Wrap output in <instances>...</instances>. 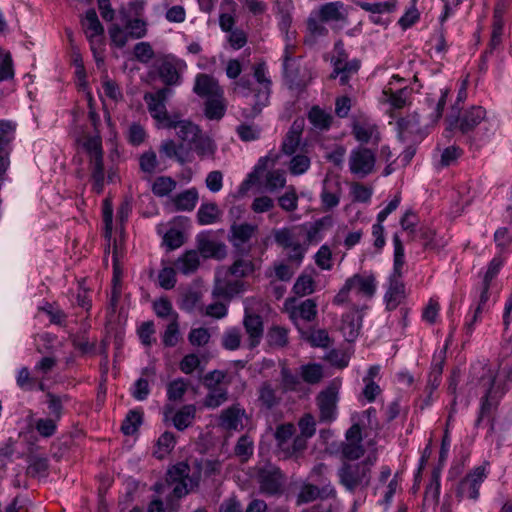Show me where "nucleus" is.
Returning <instances> with one entry per match:
<instances>
[{
    "mask_svg": "<svg viewBox=\"0 0 512 512\" xmlns=\"http://www.w3.org/2000/svg\"><path fill=\"white\" fill-rule=\"evenodd\" d=\"M225 111V105L219 97L208 98L205 102V116L210 120H220Z\"/></svg>",
    "mask_w": 512,
    "mask_h": 512,
    "instance_id": "nucleus-40",
    "label": "nucleus"
},
{
    "mask_svg": "<svg viewBox=\"0 0 512 512\" xmlns=\"http://www.w3.org/2000/svg\"><path fill=\"white\" fill-rule=\"evenodd\" d=\"M334 496L335 489L330 483H327L323 487L319 488L310 482H304V485L301 487L297 497V504L300 505L304 503H310L317 499L325 500Z\"/></svg>",
    "mask_w": 512,
    "mask_h": 512,
    "instance_id": "nucleus-12",
    "label": "nucleus"
},
{
    "mask_svg": "<svg viewBox=\"0 0 512 512\" xmlns=\"http://www.w3.org/2000/svg\"><path fill=\"white\" fill-rule=\"evenodd\" d=\"M170 480H194L192 478L191 458L181 461L168 469Z\"/></svg>",
    "mask_w": 512,
    "mask_h": 512,
    "instance_id": "nucleus-39",
    "label": "nucleus"
},
{
    "mask_svg": "<svg viewBox=\"0 0 512 512\" xmlns=\"http://www.w3.org/2000/svg\"><path fill=\"white\" fill-rule=\"evenodd\" d=\"M352 134L355 139L361 143H368L373 139V143L377 145L380 141V134L375 125L354 123L352 126Z\"/></svg>",
    "mask_w": 512,
    "mask_h": 512,
    "instance_id": "nucleus-26",
    "label": "nucleus"
},
{
    "mask_svg": "<svg viewBox=\"0 0 512 512\" xmlns=\"http://www.w3.org/2000/svg\"><path fill=\"white\" fill-rule=\"evenodd\" d=\"M243 325L249 336V346L254 348L259 345L264 332L262 317L255 313L245 312Z\"/></svg>",
    "mask_w": 512,
    "mask_h": 512,
    "instance_id": "nucleus-18",
    "label": "nucleus"
},
{
    "mask_svg": "<svg viewBox=\"0 0 512 512\" xmlns=\"http://www.w3.org/2000/svg\"><path fill=\"white\" fill-rule=\"evenodd\" d=\"M295 427L291 423L281 424L276 428L275 439L279 452L284 458L297 457L306 449L304 437H293Z\"/></svg>",
    "mask_w": 512,
    "mask_h": 512,
    "instance_id": "nucleus-5",
    "label": "nucleus"
},
{
    "mask_svg": "<svg viewBox=\"0 0 512 512\" xmlns=\"http://www.w3.org/2000/svg\"><path fill=\"white\" fill-rule=\"evenodd\" d=\"M254 452V441L253 439L244 434L237 440L234 447V454L241 459L242 462H246Z\"/></svg>",
    "mask_w": 512,
    "mask_h": 512,
    "instance_id": "nucleus-37",
    "label": "nucleus"
},
{
    "mask_svg": "<svg viewBox=\"0 0 512 512\" xmlns=\"http://www.w3.org/2000/svg\"><path fill=\"white\" fill-rule=\"evenodd\" d=\"M440 482H429L425 488L423 496L424 507H434L437 505L440 496Z\"/></svg>",
    "mask_w": 512,
    "mask_h": 512,
    "instance_id": "nucleus-56",
    "label": "nucleus"
},
{
    "mask_svg": "<svg viewBox=\"0 0 512 512\" xmlns=\"http://www.w3.org/2000/svg\"><path fill=\"white\" fill-rule=\"evenodd\" d=\"M447 96H448V90L442 89L439 99L436 100L434 98L427 97L426 101H427L430 109L432 110V112L430 114V118L433 122L438 121L442 117V113H443L444 107L446 105Z\"/></svg>",
    "mask_w": 512,
    "mask_h": 512,
    "instance_id": "nucleus-46",
    "label": "nucleus"
},
{
    "mask_svg": "<svg viewBox=\"0 0 512 512\" xmlns=\"http://www.w3.org/2000/svg\"><path fill=\"white\" fill-rule=\"evenodd\" d=\"M286 185L285 173L282 170H273L267 173L265 187L269 192H275Z\"/></svg>",
    "mask_w": 512,
    "mask_h": 512,
    "instance_id": "nucleus-50",
    "label": "nucleus"
},
{
    "mask_svg": "<svg viewBox=\"0 0 512 512\" xmlns=\"http://www.w3.org/2000/svg\"><path fill=\"white\" fill-rule=\"evenodd\" d=\"M171 92L172 90L170 88L164 87L159 89L155 94H145L144 100L146 101L149 113L153 118L159 121H164L167 114L165 100Z\"/></svg>",
    "mask_w": 512,
    "mask_h": 512,
    "instance_id": "nucleus-15",
    "label": "nucleus"
},
{
    "mask_svg": "<svg viewBox=\"0 0 512 512\" xmlns=\"http://www.w3.org/2000/svg\"><path fill=\"white\" fill-rule=\"evenodd\" d=\"M292 290L301 297L312 294L315 290V281L311 275L302 273L294 283Z\"/></svg>",
    "mask_w": 512,
    "mask_h": 512,
    "instance_id": "nucleus-43",
    "label": "nucleus"
},
{
    "mask_svg": "<svg viewBox=\"0 0 512 512\" xmlns=\"http://www.w3.org/2000/svg\"><path fill=\"white\" fill-rule=\"evenodd\" d=\"M341 456L347 462H344L338 470L340 480H369L371 477V468L377 461L375 452H371L367 457L360 461L365 449L360 443L342 442L340 446Z\"/></svg>",
    "mask_w": 512,
    "mask_h": 512,
    "instance_id": "nucleus-2",
    "label": "nucleus"
},
{
    "mask_svg": "<svg viewBox=\"0 0 512 512\" xmlns=\"http://www.w3.org/2000/svg\"><path fill=\"white\" fill-rule=\"evenodd\" d=\"M197 252L204 258L222 259L226 255V245L221 242L211 240L205 233H200L196 237Z\"/></svg>",
    "mask_w": 512,
    "mask_h": 512,
    "instance_id": "nucleus-17",
    "label": "nucleus"
},
{
    "mask_svg": "<svg viewBox=\"0 0 512 512\" xmlns=\"http://www.w3.org/2000/svg\"><path fill=\"white\" fill-rule=\"evenodd\" d=\"M481 482H458L455 492L459 501L464 498L477 500Z\"/></svg>",
    "mask_w": 512,
    "mask_h": 512,
    "instance_id": "nucleus-42",
    "label": "nucleus"
},
{
    "mask_svg": "<svg viewBox=\"0 0 512 512\" xmlns=\"http://www.w3.org/2000/svg\"><path fill=\"white\" fill-rule=\"evenodd\" d=\"M267 338L270 345L284 347L288 343V331L283 327L273 326L268 331Z\"/></svg>",
    "mask_w": 512,
    "mask_h": 512,
    "instance_id": "nucleus-57",
    "label": "nucleus"
},
{
    "mask_svg": "<svg viewBox=\"0 0 512 512\" xmlns=\"http://www.w3.org/2000/svg\"><path fill=\"white\" fill-rule=\"evenodd\" d=\"M317 406L319 408V419L321 422L330 423L337 416L338 391L336 387L329 386L321 391L317 398Z\"/></svg>",
    "mask_w": 512,
    "mask_h": 512,
    "instance_id": "nucleus-8",
    "label": "nucleus"
},
{
    "mask_svg": "<svg viewBox=\"0 0 512 512\" xmlns=\"http://www.w3.org/2000/svg\"><path fill=\"white\" fill-rule=\"evenodd\" d=\"M503 33V22L501 21H494L493 23V30L490 42L488 44V48L485 50V52L482 55V60L486 61L488 56L493 53V51L499 47L501 44V37Z\"/></svg>",
    "mask_w": 512,
    "mask_h": 512,
    "instance_id": "nucleus-54",
    "label": "nucleus"
},
{
    "mask_svg": "<svg viewBox=\"0 0 512 512\" xmlns=\"http://www.w3.org/2000/svg\"><path fill=\"white\" fill-rule=\"evenodd\" d=\"M179 338V324H178V314L174 315L172 321L167 325L164 335H163V344L166 347H174Z\"/></svg>",
    "mask_w": 512,
    "mask_h": 512,
    "instance_id": "nucleus-55",
    "label": "nucleus"
},
{
    "mask_svg": "<svg viewBox=\"0 0 512 512\" xmlns=\"http://www.w3.org/2000/svg\"><path fill=\"white\" fill-rule=\"evenodd\" d=\"M191 465L194 480L218 476L222 470V462L219 459L205 456L191 458Z\"/></svg>",
    "mask_w": 512,
    "mask_h": 512,
    "instance_id": "nucleus-10",
    "label": "nucleus"
},
{
    "mask_svg": "<svg viewBox=\"0 0 512 512\" xmlns=\"http://www.w3.org/2000/svg\"><path fill=\"white\" fill-rule=\"evenodd\" d=\"M57 422L53 418H39L35 420L34 427L40 436L50 438L57 431Z\"/></svg>",
    "mask_w": 512,
    "mask_h": 512,
    "instance_id": "nucleus-53",
    "label": "nucleus"
},
{
    "mask_svg": "<svg viewBox=\"0 0 512 512\" xmlns=\"http://www.w3.org/2000/svg\"><path fill=\"white\" fill-rule=\"evenodd\" d=\"M143 421V412L141 410H129L121 424V431L126 436L135 434Z\"/></svg>",
    "mask_w": 512,
    "mask_h": 512,
    "instance_id": "nucleus-32",
    "label": "nucleus"
},
{
    "mask_svg": "<svg viewBox=\"0 0 512 512\" xmlns=\"http://www.w3.org/2000/svg\"><path fill=\"white\" fill-rule=\"evenodd\" d=\"M193 91L200 97L211 98L222 95V90L217 81L212 76L204 73L196 76Z\"/></svg>",
    "mask_w": 512,
    "mask_h": 512,
    "instance_id": "nucleus-20",
    "label": "nucleus"
},
{
    "mask_svg": "<svg viewBox=\"0 0 512 512\" xmlns=\"http://www.w3.org/2000/svg\"><path fill=\"white\" fill-rule=\"evenodd\" d=\"M469 377L471 385L485 388V393L480 400V409L475 421V427H479L483 420L487 418L493 429L494 420L491 415L497 409L501 398L510 388L509 385L512 383V366L508 369L503 383H496V373L488 364L480 361L471 365Z\"/></svg>",
    "mask_w": 512,
    "mask_h": 512,
    "instance_id": "nucleus-1",
    "label": "nucleus"
},
{
    "mask_svg": "<svg viewBox=\"0 0 512 512\" xmlns=\"http://www.w3.org/2000/svg\"><path fill=\"white\" fill-rule=\"evenodd\" d=\"M455 108H452L451 114L447 117L450 128H458L462 134H468L478 124L484 120L486 111L481 106H473L465 111L463 115H459V111L454 114Z\"/></svg>",
    "mask_w": 512,
    "mask_h": 512,
    "instance_id": "nucleus-6",
    "label": "nucleus"
},
{
    "mask_svg": "<svg viewBox=\"0 0 512 512\" xmlns=\"http://www.w3.org/2000/svg\"><path fill=\"white\" fill-rule=\"evenodd\" d=\"M246 290V284L240 279H227L220 278L218 275L215 277V283L212 290V295L215 298L231 300L233 297L243 293Z\"/></svg>",
    "mask_w": 512,
    "mask_h": 512,
    "instance_id": "nucleus-11",
    "label": "nucleus"
},
{
    "mask_svg": "<svg viewBox=\"0 0 512 512\" xmlns=\"http://www.w3.org/2000/svg\"><path fill=\"white\" fill-rule=\"evenodd\" d=\"M295 45L287 43L282 55V74L290 90L303 91L312 80L311 73L302 69L301 57L293 55Z\"/></svg>",
    "mask_w": 512,
    "mask_h": 512,
    "instance_id": "nucleus-4",
    "label": "nucleus"
},
{
    "mask_svg": "<svg viewBox=\"0 0 512 512\" xmlns=\"http://www.w3.org/2000/svg\"><path fill=\"white\" fill-rule=\"evenodd\" d=\"M159 153L167 158H175L180 164L186 163L187 151L183 144H176L175 141L168 139L161 143Z\"/></svg>",
    "mask_w": 512,
    "mask_h": 512,
    "instance_id": "nucleus-29",
    "label": "nucleus"
},
{
    "mask_svg": "<svg viewBox=\"0 0 512 512\" xmlns=\"http://www.w3.org/2000/svg\"><path fill=\"white\" fill-rule=\"evenodd\" d=\"M302 337L306 339L312 347L328 348L331 344V339L325 329H318L306 335L305 332L299 330Z\"/></svg>",
    "mask_w": 512,
    "mask_h": 512,
    "instance_id": "nucleus-44",
    "label": "nucleus"
},
{
    "mask_svg": "<svg viewBox=\"0 0 512 512\" xmlns=\"http://www.w3.org/2000/svg\"><path fill=\"white\" fill-rule=\"evenodd\" d=\"M196 416V407L193 404L182 406L174 415L172 421L178 431H184L190 427Z\"/></svg>",
    "mask_w": 512,
    "mask_h": 512,
    "instance_id": "nucleus-28",
    "label": "nucleus"
},
{
    "mask_svg": "<svg viewBox=\"0 0 512 512\" xmlns=\"http://www.w3.org/2000/svg\"><path fill=\"white\" fill-rule=\"evenodd\" d=\"M310 159L306 155L297 154L290 161L289 170L292 175H301L310 167Z\"/></svg>",
    "mask_w": 512,
    "mask_h": 512,
    "instance_id": "nucleus-63",
    "label": "nucleus"
},
{
    "mask_svg": "<svg viewBox=\"0 0 512 512\" xmlns=\"http://www.w3.org/2000/svg\"><path fill=\"white\" fill-rule=\"evenodd\" d=\"M124 17L126 18L124 23V28L128 34V37L132 39H141L147 34V23L146 21L140 18L130 19L127 17L126 13L123 12Z\"/></svg>",
    "mask_w": 512,
    "mask_h": 512,
    "instance_id": "nucleus-33",
    "label": "nucleus"
},
{
    "mask_svg": "<svg viewBox=\"0 0 512 512\" xmlns=\"http://www.w3.org/2000/svg\"><path fill=\"white\" fill-rule=\"evenodd\" d=\"M244 416H246L245 410L233 405L221 412L219 425L228 431H241L244 428L242 423Z\"/></svg>",
    "mask_w": 512,
    "mask_h": 512,
    "instance_id": "nucleus-19",
    "label": "nucleus"
},
{
    "mask_svg": "<svg viewBox=\"0 0 512 512\" xmlns=\"http://www.w3.org/2000/svg\"><path fill=\"white\" fill-rule=\"evenodd\" d=\"M308 120L315 130L327 131L331 127L333 118L319 106H313L308 112Z\"/></svg>",
    "mask_w": 512,
    "mask_h": 512,
    "instance_id": "nucleus-27",
    "label": "nucleus"
},
{
    "mask_svg": "<svg viewBox=\"0 0 512 512\" xmlns=\"http://www.w3.org/2000/svg\"><path fill=\"white\" fill-rule=\"evenodd\" d=\"M236 133L243 142H250L260 138L261 128L255 124L242 123L236 127Z\"/></svg>",
    "mask_w": 512,
    "mask_h": 512,
    "instance_id": "nucleus-48",
    "label": "nucleus"
},
{
    "mask_svg": "<svg viewBox=\"0 0 512 512\" xmlns=\"http://www.w3.org/2000/svg\"><path fill=\"white\" fill-rule=\"evenodd\" d=\"M362 326V317L358 310L345 313L342 316V324L340 330L348 342H353L359 336Z\"/></svg>",
    "mask_w": 512,
    "mask_h": 512,
    "instance_id": "nucleus-21",
    "label": "nucleus"
},
{
    "mask_svg": "<svg viewBox=\"0 0 512 512\" xmlns=\"http://www.w3.org/2000/svg\"><path fill=\"white\" fill-rule=\"evenodd\" d=\"M176 130L177 136L182 141L192 142L196 136L201 132V129L188 120H180L178 124L173 125Z\"/></svg>",
    "mask_w": 512,
    "mask_h": 512,
    "instance_id": "nucleus-38",
    "label": "nucleus"
},
{
    "mask_svg": "<svg viewBox=\"0 0 512 512\" xmlns=\"http://www.w3.org/2000/svg\"><path fill=\"white\" fill-rule=\"evenodd\" d=\"M273 237L275 243L283 249H288L298 242L292 230L286 227L274 230Z\"/></svg>",
    "mask_w": 512,
    "mask_h": 512,
    "instance_id": "nucleus-49",
    "label": "nucleus"
},
{
    "mask_svg": "<svg viewBox=\"0 0 512 512\" xmlns=\"http://www.w3.org/2000/svg\"><path fill=\"white\" fill-rule=\"evenodd\" d=\"M343 6V3L340 1L329 2L322 5L319 11L321 21L329 22L341 20L343 18L341 12Z\"/></svg>",
    "mask_w": 512,
    "mask_h": 512,
    "instance_id": "nucleus-36",
    "label": "nucleus"
},
{
    "mask_svg": "<svg viewBox=\"0 0 512 512\" xmlns=\"http://www.w3.org/2000/svg\"><path fill=\"white\" fill-rule=\"evenodd\" d=\"M256 229L255 225L249 223L233 224L230 227L229 241L238 252H242V249H245L243 245L252 238Z\"/></svg>",
    "mask_w": 512,
    "mask_h": 512,
    "instance_id": "nucleus-23",
    "label": "nucleus"
},
{
    "mask_svg": "<svg viewBox=\"0 0 512 512\" xmlns=\"http://www.w3.org/2000/svg\"><path fill=\"white\" fill-rule=\"evenodd\" d=\"M27 463V476L31 478L48 477L49 461L47 457L39 456L31 452L27 456Z\"/></svg>",
    "mask_w": 512,
    "mask_h": 512,
    "instance_id": "nucleus-24",
    "label": "nucleus"
},
{
    "mask_svg": "<svg viewBox=\"0 0 512 512\" xmlns=\"http://www.w3.org/2000/svg\"><path fill=\"white\" fill-rule=\"evenodd\" d=\"M220 216V210L216 203H203L197 211V220L200 225L215 223Z\"/></svg>",
    "mask_w": 512,
    "mask_h": 512,
    "instance_id": "nucleus-34",
    "label": "nucleus"
},
{
    "mask_svg": "<svg viewBox=\"0 0 512 512\" xmlns=\"http://www.w3.org/2000/svg\"><path fill=\"white\" fill-rule=\"evenodd\" d=\"M49 414L51 418L59 421L63 414V402L67 400V396H59L48 392L46 394Z\"/></svg>",
    "mask_w": 512,
    "mask_h": 512,
    "instance_id": "nucleus-47",
    "label": "nucleus"
},
{
    "mask_svg": "<svg viewBox=\"0 0 512 512\" xmlns=\"http://www.w3.org/2000/svg\"><path fill=\"white\" fill-rule=\"evenodd\" d=\"M358 6L364 11L375 14L382 13H390L395 10L396 4L395 1H386V2H376V3H368V2H358Z\"/></svg>",
    "mask_w": 512,
    "mask_h": 512,
    "instance_id": "nucleus-51",
    "label": "nucleus"
},
{
    "mask_svg": "<svg viewBox=\"0 0 512 512\" xmlns=\"http://www.w3.org/2000/svg\"><path fill=\"white\" fill-rule=\"evenodd\" d=\"M282 474L279 468L271 463L257 467V480H281Z\"/></svg>",
    "mask_w": 512,
    "mask_h": 512,
    "instance_id": "nucleus-60",
    "label": "nucleus"
},
{
    "mask_svg": "<svg viewBox=\"0 0 512 512\" xmlns=\"http://www.w3.org/2000/svg\"><path fill=\"white\" fill-rule=\"evenodd\" d=\"M187 391V382L183 378H177L167 385V398L170 401L182 400Z\"/></svg>",
    "mask_w": 512,
    "mask_h": 512,
    "instance_id": "nucleus-52",
    "label": "nucleus"
},
{
    "mask_svg": "<svg viewBox=\"0 0 512 512\" xmlns=\"http://www.w3.org/2000/svg\"><path fill=\"white\" fill-rule=\"evenodd\" d=\"M241 333L238 328H230L226 330L222 336V346L230 351H234L240 347Z\"/></svg>",
    "mask_w": 512,
    "mask_h": 512,
    "instance_id": "nucleus-58",
    "label": "nucleus"
},
{
    "mask_svg": "<svg viewBox=\"0 0 512 512\" xmlns=\"http://www.w3.org/2000/svg\"><path fill=\"white\" fill-rule=\"evenodd\" d=\"M135 58L143 63H149L155 56L154 50L149 42H139L134 46Z\"/></svg>",
    "mask_w": 512,
    "mask_h": 512,
    "instance_id": "nucleus-62",
    "label": "nucleus"
},
{
    "mask_svg": "<svg viewBox=\"0 0 512 512\" xmlns=\"http://www.w3.org/2000/svg\"><path fill=\"white\" fill-rule=\"evenodd\" d=\"M376 163L375 153L365 147L353 149L349 156V168L352 174L364 178L371 174Z\"/></svg>",
    "mask_w": 512,
    "mask_h": 512,
    "instance_id": "nucleus-7",
    "label": "nucleus"
},
{
    "mask_svg": "<svg viewBox=\"0 0 512 512\" xmlns=\"http://www.w3.org/2000/svg\"><path fill=\"white\" fill-rule=\"evenodd\" d=\"M81 25L89 43L99 41V45L103 44L104 27L99 21L95 9L90 8L86 11L85 16L81 18Z\"/></svg>",
    "mask_w": 512,
    "mask_h": 512,
    "instance_id": "nucleus-14",
    "label": "nucleus"
},
{
    "mask_svg": "<svg viewBox=\"0 0 512 512\" xmlns=\"http://www.w3.org/2000/svg\"><path fill=\"white\" fill-rule=\"evenodd\" d=\"M192 143L194 144L195 152L200 157L213 156L216 151L214 141L209 136L203 135L201 132L192 140Z\"/></svg>",
    "mask_w": 512,
    "mask_h": 512,
    "instance_id": "nucleus-35",
    "label": "nucleus"
},
{
    "mask_svg": "<svg viewBox=\"0 0 512 512\" xmlns=\"http://www.w3.org/2000/svg\"><path fill=\"white\" fill-rule=\"evenodd\" d=\"M302 379L308 384H317L323 378V369L320 364H306L301 366Z\"/></svg>",
    "mask_w": 512,
    "mask_h": 512,
    "instance_id": "nucleus-45",
    "label": "nucleus"
},
{
    "mask_svg": "<svg viewBox=\"0 0 512 512\" xmlns=\"http://www.w3.org/2000/svg\"><path fill=\"white\" fill-rule=\"evenodd\" d=\"M183 66H185V64L182 60L176 59L175 57H165L157 67L161 81L166 86L180 85L182 81L180 70Z\"/></svg>",
    "mask_w": 512,
    "mask_h": 512,
    "instance_id": "nucleus-9",
    "label": "nucleus"
},
{
    "mask_svg": "<svg viewBox=\"0 0 512 512\" xmlns=\"http://www.w3.org/2000/svg\"><path fill=\"white\" fill-rule=\"evenodd\" d=\"M200 265V257L196 250H188L175 262V268L184 275H190L197 271Z\"/></svg>",
    "mask_w": 512,
    "mask_h": 512,
    "instance_id": "nucleus-25",
    "label": "nucleus"
},
{
    "mask_svg": "<svg viewBox=\"0 0 512 512\" xmlns=\"http://www.w3.org/2000/svg\"><path fill=\"white\" fill-rule=\"evenodd\" d=\"M176 181L168 176L157 177L152 185V192L158 197L168 196L176 187Z\"/></svg>",
    "mask_w": 512,
    "mask_h": 512,
    "instance_id": "nucleus-41",
    "label": "nucleus"
},
{
    "mask_svg": "<svg viewBox=\"0 0 512 512\" xmlns=\"http://www.w3.org/2000/svg\"><path fill=\"white\" fill-rule=\"evenodd\" d=\"M250 252V247L242 249L239 252L240 256L234 260V262L227 268L225 276H233L237 279L246 278L251 276L257 269V264L245 256Z\"/></svg>",
    "mask_w": 512,
    "mask_h": 512,
    "instance_id": "nucleus-13",
    "label": "nucleus"
},
{
    "mask_svg": "<svg viewBox=\"0 0 512 512\" xmlns=\"http://www.w3.org/2000/svg\"><path fill=\"white\" fill-rule=\"evenodd\" d=\"M253 95L251 97L249 108L242 110V116L246 119H254L261 114L264 107L268 106L270 101L271 88H255L252 90Z\"/></svg>",
    "mask_w": 512,
    "mask_h": 512,
    "instance_id": "nucleus-16",
    "label": "nucleus"
},
{
    "mask_svg": "<svg viewBox=\"0 0 512 512\" xmlns=\"http://www.w3.org/2000/svg\"><path fill=\"white\" fill-rule=\"evenodd\" d=\"M346 281L351 291L363 297L371 298L376 292V281L372 275L362 276L360 274H354Z\"/></svg>",
    "mask_w": 512,
    "mask_h": 512,
    "instance_id": "nucleus-22",
    "label": "nucleus"
},
{
    "mask_svg": "<svg viewBox=\"0 0 512 512\" xmlns=\"http://www.w3.org/2000/svg\"><path fill=\"white\" fill-rule=\"evenodd\" d=\"M83 147L90 159L103 157L102 141L99 136H89L83 142Z\"/></svg>",
    "mask_w": 512,
    "mask_h": 512,
    "instance_id": "nucleus-61",
    "label": "nucleus"
},
{
    "mask_svg": "<svg viewBox=\"0 0 512 512\" xmlns=\"http://www.w3.org/2000/svg\"><path fill=\"white\" fill-rule=\"evenodd\" d=\"M317 316V303L314 299H306L302 301L291 312V318L300 317L304 321H313Z\"/></svg>",
    "mask_w": 512,
    "mask_h": 512,
    "instance_id": "nucleus-31",
    "label": "nucleus"
},
{
    "mask_svg": "<svg viewBox=\"0 0 512 512\" xmlns=\"http://www.w3.org/2000/svg\"><path fill=\"white\" fill-rule=\"evenodd\" d=\"M198 201V192L195 188L185 190L174 198L173 202L178 211H192Z\"/></svg>",
    "mask_w": 512,
    "mask_h": 512,
    "instance_id": "nucleus-30",
    "label": "nucleus"
},
{
    "mask_svg": "<svg viewBox=\"0 0 512 512\" xmlns=\"http://www.w3.org/2000/svg\"><path fill=\"white\" fill-rule=\"evenodd\" d=\"M278 203L287 212H293L297 209L298 196L293 186L289 187L288 191L278 198Z\"/></svg>",
    "mask_w": 512,
    "mask_h": 512,
    "instance_id": "nucleus-59",
    "label": "nucleus"
},
{
    "mask_svg": "<svg viewBox=\"0 0 512 512\" xmlns=\"http://www.w3.org/2000/svg\"><path fill=\"white\" fill-rule=\"evenodd\" d=\"M210 340V333L207 328H193L188 334V341L192 346H204Z\"/></svg>",
    "mask_w": 512,
    "mask_h": 512,
    "instance_id": "nucleus-64",
    "label": "nucleus"
},
{
    "mask_svg": "<svg viewBox=\"0 0 512 512\" xmlns=\"http://www.w3.org/2000/svg\"><path fill=\"white\" fill-rule=\"evenodd\" d=\"M392 240L394 246L393 271L389 277V288L384 296L389 309L396 308L405 297V285L401 280L405 264L404 246L398 233L393 235Z\"/></svg>",
    "mask_w": 512,
    "mask_h": 512,
    "instance_id": "nucleus-3",
    "label": "nucleus"
}]
</instances>
